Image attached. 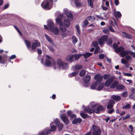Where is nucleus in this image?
I'll use <instances>...</instances> for the list:
<instances>
[{"label": "nucleus", "mask_w": 135, "mask_h": 135, "mask_svg": "<svg viewBox=\"0 0 135 135\" xmlns=\"http://www.w3.org/2000/svg\"><path fill=\"white\" fill-rule=\"evenodd\" d=\"M46 58L45 65L47 66H52L54 69L58 68L60 69V67H61L62 69H66L68 68V64L67 63L63 62L60 59H57V64H56L55 60L52 57L47 55H46Z\"/></svg>", "instance_id": "f257e3e1"}, {"label": "nucleus", "mask_w": 135, "mask_h": 135, "mask_svg": "<svg viewBox=\"0 0 135 135\" xmlns=\"http://www.w3.org/2000/svg\"><path fill=\"white\" fill-rule=\"evenodd\" d=\"M53 2V0H45L41 4V6L42 8L45 9H50L52 7Z\"/></svg>", "instance_id": "f03ea898"}, {"label": "nucleus", "mask_w": 135, "mask_h": 135, "mask_svg": "<svg viewBox=\"0 0 135 135\" xmlns=\"http://www.w3.org/2000/svg\"><path fill=\"white\" fill-rule=\"evenodd\" d=\"M96 105L93 103H90L88 107L84 109V110L86 112L89 113H92L95 111V108Z\"/></svg>", "instance_id": "7ed1b4c3"}, {"label": "nucleus", "mask_w": 135, "mask_h": 135, "mask_svg": "<svg viewBox=\"0 0 135 135\" xmlns=\"http://www.w3.org/2000/svg\"><path fill=\"white\" fill-rule=\"evenodd\" d=\"M118 82L117 81H115L110 86V88H113L116 86L117 89L118 90H121L124 89L125 87V86L122 84H119Z\"/></svg>", "instance_id": "20e7f679"}, {"label": "nucleus", "mask_w": 135, "mask_h": 135, "mask_svg": "<svg viewBox=\"0 0 135 135\" xmlns=\"http://www.w3.org/2000/svg\"><path fill=\"white\" fill-rule=\"evenodd\" d=\"M115 51L117 52H120V54L122 57H124L128 54V51H124V48L123 47H120L117 48Z\"/></svg>", "instance_id": "39448f33"}, {"label": "nucleus", "mask_w": 135, "mask_h": 135, "mask_svg": "<svg viewBox=\"0 0 135 135\" xmlns=\"http://www.w3.org/2000/svg\"><path fill=\"white\" fill-rule=\"evenodd\" d=\"M92 129L93 131V135H100V130L96 126L93 125L92 126Z\"/></svg>", "instance_id": "423d86ee"}, {"label": "nucleus", "mask_w": 135, "mask_h": 135, "mask_svg": "<svg viewBox=\"0 0 135 135\" xmlns=\"http://www.w3.org/2000/svg\"><path fill=\"white\" fill-rule=\"evenodd\" d=\"M40 46V42L38 40H33L32 42L31 45V48L32 49H35L37 47Z\"/></svg>", "instance_id": "0eeeda50"}, {"label": "nucleus", "mask_w": 135, "mask_h": 135, "mask_svg": "<svg viewBox=\"0 0 135 135\" xmlns=\"http://www.w3.org/2000/svg\"><path fill=\"white\" fill-rule=\"evenodd\" d=\"M90 79L91 76L90 75H87L83 78L84 86L87 87L89 86V81Z\"/></svg>", "instance_id": "6e6552de"}, {"label": "nucleus", "mask_w": 135, "mask_h": 135, "mask_svg": "<svg viewBox=\"0 0 135 135\" xmlns=\"http://www.w3.org/2000/svg\"><path fill=\"white\" fill-rule=\"evenodd\" d=\"M64 13L66 15V17L70 20H72L73 19V17L71 12L69 11L67 9H64Z\"/></svg>", "instance_id": "1a4fd4ad"}, {"label": "nucleus", "mask_w": 135, "mask_h": 135, "mask_svg": "<svg viewBox=\"0 0 135 135\" xmlns=\"http://www.w3.org/2000/svg\"><path fill=\"white\" fill-rule=\"evenodd\" d=\"M108 39V36L106 35H104L102 36L101 38L98 40V42L100 45H102L104 44Z\"/></svg>", "instance_id": "9d476101"}, {"label": "nucleus", "mask_w": 135, "mask_h": 135, "mask_svg": "<svg viewBox=\"0 0 135 135\" xmlns=\"http://www.w3.org/2000/svg\"><path fill=\"white\" fill-rule=\"evenodd\" d=\"M54 122L55 125L59 128V130H61L63 127V125L62 124H60L59 120L57 119H56Z\"/></svg>", "instance_id": "9b49d317"}, {"label": "nucleus", "mask_w": 135, "mask_h": 135, "mask_svg": "<svg viewBox=\"0 0 135 135\" xmlns=\"http://www.w3.org/2000/svg\"><path fill=\"white\" fill-rule=\"evenodd\" d=\"M60 117L62 121L66 124H68L69 123V120L68 117L63 114H61Z\"/></svg>", "instance_id": "f8f14e48"}, {"label": "nucleus", "mask_w": 135, "mask_h": 135, "mask_svg": "<svg viewBox=\"0 0 135 135\" xmlns=\"http://www.w3.org/2000/svg\"><path fill=\"white\" fill-rule=\"evenodd\" d=\"M103 77L99 74H97L96 75L95 77L94 78L96 80V83L99 84L102 80Z\"/></svg>", "instance_id": "ddd939ff"}, {"label": "nucleus", "mask_w": 135, "mask_h": 135, "mask_svg": "<svg viewBox=\"0 0 135 135\" xmlns=\"http://www.w3.org/2000/svg\"><path fill=\"white\" fill-rule=\"evenodd\" d=\"M50 30L51 32L54 33L55 35H58L60 33L59 30L56 27L51 28Z\"/></svg>", "instance_id": "4468645a"}, {"label": "nucleus", "mask_w": 135, "mask_h": 135, "mask_svg": "<svg viewBox=\"0 0 135 135\" xmlns=\"http://www.w3.org/2000/svg\"><path fill=\"white\" fill-rule=\"evenodd\" d=\"M74 3L76 6L77 7H80L81 6L83 5H85V2H84L83 3H81L80 2L79 0H75Z\"/></svg>", "instance_id": "2eb2a0df"}, {"label": "nucleus", "mask_w": 135, "mask_h": 135, "mask_svg": "<svg viewBox=\"0 0 135 135\" xmlns=\"http://www.w3.org/2000/svg\"><path fill=\"white\" fill-rule=\"evenodd\" d=\"M66 60L70 62H73L74 61L73 55H70L67 56L66 57Z\"/></svg>", "instance_id": "dca6fc26"}, {"label": "nucleus", "mask_w": 135, "mask_h": 135, "mask_svg": "<svg viewBox=\"0 0 135 135\" xmlns=\"http://www.w3.org/2000/svg\"><path fill=\"white\" fill-rule=\"evenodd\" d=\"M47 25L50 28V30L51 28H52L54 27V24L52 20H49L47 21Z\"/></svg>", "instance_id": "f3484780"}, {"label": "nucleus", "mask_w": 135, "mask_h": 135, "mask_svg": "<svg viewBox=\"0 0 135 135\" xmlns=\"http://www.w3.org/2000/svg\"><path fill=\"white\" fill-rule=\"evenodd\" d=\"M113 81V79L112 78H109L105 81L104 85L106 86H108L112 84Z\"/></svg>", "instance_id": "a211bd4d"}, {"label": "nucleus", "mask_w": 135, "mask_h": 135, "mask_svg": "<svg viewBox=\"0 0 135 135\" xmlns=\"http://www.w3.org/2000/svg\"><path fill=\"white\" fill-rule=\"evenodd\" d=\"M115 103V102L113 100H110L108 103V104L107 106V108L108 109H110L113 106V105Z\"/></svg>", "instance_id": "6ab92c4d"}, {"label": "nucleus", "mask_w": 135, "mask_h": 135, "mask_svg": "<svg viewBox=\"0 0 135 135\" xmlns=\"http://www.w3.org/2000/svg\"><path fill=\"white\" fill-rule=\"evenodd\" d=\"M6 22L4 17L3 16L0 17V26H5Z\"/></svg>", "instance_id": "aec40b11"}, {"label": "nucleus", "mask_w": 135, "mask_h": 135, "mask_svg": "<svg viewBox=\"0 0 135 135\" xmlns=\"http://www.w3.org/2000/svg\"><path fill=\"white\" fill-rule=\"evenodd\" d=\"M63 23L64 26L66 27H69L70 25V21L68 19H65L63 21Z\"/></svg>", "instance_id": "412c9836"}, {"label": "nucleus", "mask_w": 135, "mask_h": 135, "mask_svg": "<svg viewBox=\"0 0 135 135\" xmlns=\"http://www.w3.org/2000/svg\"><path fill=\"white\" fill-rule=\"evenodd\" d=\"M50 131L48 128H47L44 129L43 131L40 134L41 135H47L50 132Z\"/></svg>", "instance_id": "4be33fe9"}, {"label": "nucleus", "mask_w": 135, "mask_h": 135, "mask_svg": "<svg viewBox=\"0 0 135 135\" xmlns=\"http://www.w3.org/2000/svg\"><path fill=\"white\" fill-rule=\"evenodd\" d=\"M111 98L115 101H118L121 99V97L120 96L113 95L112 96Z\"/></svg>", "instance_id": "5701e85b"}, {"label": "nucleus", "mask_w": 135, "mask_h": 135, "mask_svg": "<svg viewBox=\"0 0 135 135\" xmlns=\"http://www.w3.org/2000/svg\"><path fill=\"white\" fill-rule=\"evenodd\" d=\"M45 37L48 41L52 45H54V43L53 42L51 38L46 34L45 35Z\"/></svg>", "instance_id": "b1692460"}, {"label": "nucleus", "mask_w": 135, "mask_h": 135, "mask_svg": "<svg viewBox=\"0 0 135 135\" xmlns=\"http://www.w3.org/2000/svg\"><path fill=\"white\" fill-rule=\"evenodd\" d=\"M81 122V120L80 118H75L72 122L73 124H76L78 123H80Z\"/></svg>", "instance_id": "393cba45"}, {"label": "nucleus", "mask_w": 135, "mask_h": 135, "mask_svg": "<svg viewBox=\"0 0 135 135\" xmlns=\"http://www.w3.org/2000/svg\"><path fill=\"white\" fill-rule=\"evenodd\" d=\"M56 23H57L59 26L61 25L62 24V21L61 19L59 17H58L56 19Z\"/></svg>", "instance_id": "a878e982"}, {"label": "nucleus", "mask_w": 135, "mask_h": 135, "mask_svg": "<svg viewBox=\"0 0 135 135\" xmlns=\"http://www.w3.org/2000/svg\"><path fill=\"white\" fill-rule=\"evenodd\" d=\"M104 109V108L102 106H98L97 108V110L96 112L97 113H99L100 111H102Z\"/></svg>", "instance_id": "bb28decb"}, {"label": "nucleus", "mask_w": 135, "mask_h": 135, "mask_svg": "<svg viewBox=\"0 0 135 135\" xmlns=\"http://www.w3.org/2000/svg\"><path fill=\"white\" fill-rule=\"evenodd\" d=\"M83 54H74L73 55L74 58H75V60H78L80 57Z\"/></svg>", "instance_id": "cd10ccee"}, {"label": "nucleus", "mask_w": 135, "mask_h": 135, "mask_svg": "<svg viewBox=\"0 0 135 135\" xmlns=\"http://www.w3.org/2000/svg\"><path fill=\"white\" fill-rule=\"evenodd\" d=\"M98 84L96 83L95 82V83H93L90 86V89H96L97 90V85Z\"/></svg>", "instance_id": "c85d7f7f"}, {"label": "nucleus", "mask_w": 135, "mask_h": 135, "mask_svg": "<svg viewBox=\"0 0 135 135\" xmlns=\"http://www.w3.org/2000/svg\"><path fill=\"white\" fill-rule=\"evenodd\" d=\"M59 28L62 32H66V28L63 26V25L59 26Z\"/></svg>", "instance_id": "c756f323"}, {"label": "nucleus", "mask_w": 135, "mask_h": 135, "mask_svg": "<svg viewBox=\"0 0 135 135\" xmlns=\"http://www.w3.org/2000/svg\"><path fill=\"white\" fill-rule=\"evenodd\" d=\"M78 71H76L69 74L68 75V76L70 77H72L73 76H75L78 74Z\"/></svg>", "instance_id": "7c9ffc66"}, {"label": "nucleus", "mask_w": 135, "mask_h": 135, "mask_svg": "<svg viewBox=\"0 0 135 135\" xmlns=\"http://www.w3.org/2000/svg\"><path fill=\"white\" fill-rule=\"evenodd\" d=\"M80 115L81 117L84 119H85L88 116V114L85 113L83 112H80Z\"/></svg>", "instance_id": "2f4dec72"}, {"label": "nucleus", "mask_w": 135, "mask_h": 135, "mask_svg": "<svg viewBox=\"0 0 135 135\" xmlns=\"http://www.w3.org/2000/svg\"><path fill=\"white\" fill-rule=\"evenodd\" d=\"M92 54V53L87 52L84 54H83V55L85 58L86 59L91 56Z\"/></svg>", "instance_id": "473e14b6"}, {"label": "nucleus", "mask_w": 135, "mask_h": 135, "mask_svg": "<svg viewBox=\"0 0 135 135\" xmlns=\"http://www.w3.org/2000/svg\"><path fill=\"white\" fill-rule=\"evenodd\" d=\"M114 15L115 16H117L118 17H120L121 16V14L119 12L117 11L116 12L115 10L114 9Z\"/></svg>", "instance_id": "72a5a7b5"}, {"label": "nucleus", "mask_w": 135, "mask_h": 135, "mask_svg": "<svg viewBox=\"0 0 135 135\" xmlns=\"http://www.w3.org/2000/svg\"><path fill=\"white\" fill-rule=\"evenodd\" d=\"M104 86V84L103 83L100 84L98 87H97V90H100L103 88Z\"/></svg>", "instance_id": "f704fd0d"}, {"label": "nucleus", "mask_w": 135, "mask_h": 135, "mask_svg": "<svg viewBox=\"0 0 135 135\" xmlns=\"http://www.w3.org/2000/svg\"><path fill=\"white\" fill-rule=\"evenodd\" d=\"M25 42L28 49H30L31 47V42L27 40H25Z\"/></svg>", "instance_id": "c9c22d12"}, {"label": "nucleus", "mask_w": 135, "mask_h": 135, "mask_svg": "<svg viewBox=\"0 0 135 135\" xmlns=\"http://www.w3.org/2000/svg\"><path fill=\"white\" fill-rule=\"evenodd\" d=\"M61 35L62 37V38H64L67 37L68 34L66 32H61Z\"/></svg>", "instance_id": "e433bc0d"}, {"label": "nucleus", "mask_w": 135, "mask_h": 135, "mask_svg": "<svg viewBox=\"0 0 135 135\" xmlns=\"http://www.w3.org/2000/svg\"><path fill=\"white\" fill-rule=\"evenodd\" d=\"M122 33L123 34V37H125L128 39L130 38H131V36L129 34L126 33L125 32H123Z\"/></svg>", "instance_id": "4c0bfd02"}, {"label": "nucleus", "mask_w": 135, "mask_h": 135, "mask_svg": "<svg viewBox=\"0 0 135 135\" xmlns=\"http://www.w3.org/2000/svg\"><path fill=\"white\" fill-rule=\"evenodd\" d=\"M72 40L73 43L74 44H75L78 41L77 38H76L74 36H73L72 37Z\"/></svg>", "instance_id": "58836bf2"}, {"label": "nucleus", "mask_w": 135, "mask_h": 135, "mask_svg": "<svg viewBox=\"0 0 135 135\" xmlns=\"http://www.w3.org/2000/svg\"><path fill=\"white\" fill-rule=\"evenodd\" d=\"M94 0H88V4L91 7H93V2Z\"/></svg>", "instance_id": "ea45409f"}, {"label": "nucleus", "mask_w": 135, "mask_h": 135, "mask_svg": "<svg viewBox=\"0 0 135 135\" xmlns=\"http://www.w3.org/2000/svg\"><path fill=\"white\" fill-rule=\"evenodd\" d=\"M82 66L80 65H76L75 66V70H79L82 68Z\"/></svg>", "instance_id": "a19ab883"}, {"label": "nucleus", "mask_w": 135, "mask_h": 135, "mask_svg": "<svg viewBox=\"0 0 135 135\" xmlns=\"http://www.w3.org/2000/svg\"><path fill=\"white\" fill-rule=\"evenodd\" d=\"M87 19L92 22L94 20L95 18L93 16H89L87 17Z\"/></svg>", "instance_id": "79ce46f5"}, {"label": "nucleus", "mask_w": 135, "mask_h": 135, "mask_svg": "<svg viewBox=\"0 0 135 135\" xmlns=\"http://www.w3.org/2000/svg\"><path fill=\"white\" fill-rule=\"evenodd\" d=\"M131 107V106L129 104H127L123 107L122 108L123 109H127Z\"/></svg>", "instance_id": "37998d69"}, {"label": "nucleus", "mask_w": 135, "mask_h": 135, "mask_svg": "<svg viewBox=\"0 0 135 135\" xmlns=\"http://www.w3.org/2000/svg\"><path fill=\"white\" fill-rule=\"evenodd\" d=\"M86 72L84 70H82L79 73V75H80L81 76L83 77L84 76Z\"/></svg>", "instance_id": "c03bdc74"}, {"label": "nucleus", "mask_w": 135, "mask_h": 135, "mask_svg": "<svg viewBox=\"0 0 135 135\" xmlns=\"http://www.w3.org/2000/svg\"><path fill=\"white\" fill-rule=\"evenodd\" d=\"M110 75L109 74H105L104 75L103 78L104 79H109L110 78Z\"/></svg>", "instance_id": "a18cd8bd"}, {"label": "nucleus", "mask_w": 135, "mask_h": 135, "mask_svg": "<svg viewBox=\"0 0 135 135\" xmlns=\"http://www.w3.org/2000/svg\"><path fill=\"white\" fill-rule=\"evenodd\" d=\"M100 49L99 47H97L95 48V51L94 52V53L95 54H97V53L100 50Z\"/></svg>", "instance_id": "49530a36"}, {"label": "nucleus", "mask_w": 135, "mask_h": 135, "mask_svg": "<svg viewBox=\"0 0 135 135\" xmlns=\"http://www.w3.org/2000/svg\"><path fill=\"white\" fill-rule=\"evenodd\" d=\"M56 129V127L55 126H52L51 127L50 130L51 131H54Z\"/></svg>", "instance_id": "de8ad7c7"}, {"label": "nucleus", "mask_w": 135, "mask_h": 135, "mask_svg": "<svg viewBox=\"0 0 135 135\" xmlns=\"http://www.w3.org/2000/svg\"><path fill=\"white\" fill-rule=\"evenodd\" d=\"M103 31L105 34H108L109 33V30L108 29L106 28L103 30Z\"/></svg>", "instance_id": "09e8293b"}, {"label": "nucleus", "mask_w": 135, "mask_h": 135, "mask_svg": "<svg viewBox=\"0 0 135 135\" xmlns=\"http://www.w3.org/2000/svg\"><path fill=\"white\" fill-rule=\"evenodd\" d=\"M122 95L123 97H126L127 95V92L126 91H125L123 92L122 94Z\"/></svg>", "instance_id": "8fccbe9b"}, {"label": "nucleus", "mask_w": 135, "mask_h": 135, "mask_svg": "<svg viewBox=\"0 0 135 135\" xmlns=\"http://www.w3.org/2000/svg\"><path fill=\"white\" fill-rule=\"evenodd\" d=\"M121 61L122 63L124 64H127L128 62V61L127 60H126L124 59H122Z\"/></svg>", "instance_id": "3c124183"}, {"label": "nucleus", "mask_w": 135, "mask_h": 135, "mask_svg": "<svg viewBox=\"0 0 135 135\" xmlns=\"http://www.w3.org/2000/svg\"><path fill=\"white\" fill-rule=\"evenodd\" d=\"M112 40L111 39H109L107 41V44L108 45H110L112 44Z\"/></svg>", "instance_id": "603ef678"}, {"label": "nucleus", "mask_w": 135, "mask_h": 135, "mask_svg": "<svg viewBox=\"0 0 135 135\" xmlns=\"http://www.w3.org/2000/svg\"><path fill=\"white\" fill-rule=\"evenodd\" d=\"M98 43L97 41H95L93 42L92 45L94 47H97L98 45Z\"/></svg>", "instance_id": "864d4df0"}, {"label": "nucleus", "mask_w": 135, "mask_h": 135, "mask_svg": "<svg viewBox=\"0 0 135 135\" xmlns=\"http://www.w3.org/2000/svg\"><path fill=\"white\" fill-rule=\"evenodd\" d=\"M16 57V56L15 55H11L9 58V60H12L15 58Z\"/></svg>", "instance_id": "5fc2aeb1"}, {"label": "nucleus", "mask_w": 135, "mask_h": 135, "mask_svg": "<svg viewBox=\"0 0 135 135\" xmlns=\"http://www.w3.org/2000/svg\"><path fill=\"white\" fill-rule=\"evenodd\" d=\"M14 27L15 28V29L17 30L18 32L20 35L21 36L22 35V34L19 30L15 26H14Z\"/></svg>", "instance_id": "6e6d98bb"}, {"label": "nucleus", "mask_w": 135, "mask_h": 135, "mask_svg": "<svg viewBox=\"0 0 135 135\" xmlns=\"http://www.w3.org/2000/svg\"><path fill=\"white\" fill-rule=\"evenodd\" d=\"M104 55L103 54H101L99 56V58L100 59H102L104 57Z\"/></svg>", "instance_id": "4d7b16f0"}, {"label": "nucleus", "mask_w": 135, "mask_h": 135, "mask_svg": "<svg viewBox=\"0 0 135 135\" xmlns=\"http://www.w3.org/2000/svg\"><path fill=\"white\" fill-rule=\"evenodd\" d=\"M129 128L131 129V130L130 131V133L131 134H132V130L133 129V127L131 125H130L129 126Z\"/></svg>", "instance_id": "13d9d810"}, {"label": "nucleus", "mask_w": 135, "mask_h": 135, "mask_svg": "<svg viewBox=\"0 0 135 135\" xmlns=\"http://www.w3.org/2000/svg\"><path fill=\"white\" fill-rule=\"evenodd\" d=\"M84 26H86L88 24V22L87 20H85L84 22Z\"/></svg>", "instance_id": "bf43d9fd"}, {"label": "nucleus", "mask_w": 135, "mask_h": 135, "mask_svg": "<svg viewBox=\"0 0 135 135\" xmlns=\"http://www.w3.org/2000/svg\"><path fill=\"white\" fill-rule=\"evenodd\" d=\"M130 116L129 114H127L126 115V116L123 117V119H126L130 118Z\"/></svg>", "instance_id": "052dcab7"}, {"label": "nucleus", "mask_w": 135, "mask_h": 135, "mask_svg": "<svg viewBox=\"0 0 135 135\" xmlns=\"http://www.w3.org/2000/svg\"><path fill=\"white\" fill-rule=\"evenodd\" d=\"M114 3L116 6H117L119 4V0H114Z\"/></svg>", "instance_id": "680f3d73"}, {"label": "nucleus", "mask_w": 135, "mask_h": 135, "mask_svg": "<svg viewBox=\"0 0 135 135\" xmlns=\"http://www.w3.org/2000/svg\"><path fill=\"white\" fill-rule=\"evenodd\" d=\"M76 116V115L75 114H73L70 116V119H72L73 118H75Z\"/></svg>", "instance_id": "e2e57ef3"}, {"label": "nucleus", "mask_w": 135, "mask_h": 135, "mask_svg": "<svg viewBox=\"0 0 135 135\" xmlns=\"http://www.w3.org/2000/svg\"><path fill=\"white\" fill-rule=\"evenodd\" d=\"M48 47L49 49L52 51H54V49L53 47L51 46H48Z\"/></svg>", "instance_id": "0e129e2a"}, {"label": "nucleus", "mask_w": 135, "mask_h": 135, "mask_svg": "<svg viewBox=\"0 0 135 135\" xmlns=\"http://www.w3.org/2000/svg\"><path fill=\"white\" fill-rule=\"evenodd\" d=\"M113 47L115 49V50L117 49L118 48V47L117 48V47H118V45L116 43H114L113 44Z\"/></svg>", "instance_id": "69168bd1"}, {"label": "nucleus", "mask_w": 135, "mask_h": 135, "mask_svg": "<svg viewBox=\"0 0 135 135\" xmlns=\"http://www.w3.org/2000/svg\"><path fill=\"white\" fill-rule=\"evenodd\" d=\"M124 75L128 76H132V75L131 74L129 73H125Z\"/></svg>", "instance_id": "338daca9"}, {"label": "nucleus", "mask_w": 135, "mask_h": 135, "mask_svg": "<svg viewBox=\"0 0 135 135\" xmlns=\"http://www.w3.org/2000/svg\"><path fill=\"white\" fill-rule=\"evenodd\" d=\"M67 114L69 116H70L71 115L72 112L71 111L69 110L67 112Z\"/></svg>", "instance_id": "774afa93"}]
</instances>
